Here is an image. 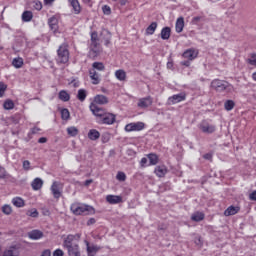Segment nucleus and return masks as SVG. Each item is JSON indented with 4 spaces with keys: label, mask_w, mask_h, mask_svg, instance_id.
Returning <instances> with one entry per match:
<instances>
[{
    "label": "nucleus",
    "mask_w": 256,
    "mask_h": 256,
    "mask_svg": "<svg viewBox=\"0 0 256 256\" xmlns=\"http://www.w3.org/2000/svg\"><path fill=\"white\" fill-rule=\"evenodd\" d=\"M74 215H95V208L87 204L74 203L70 206Z\"/></svg>",
    "instance_id": "obj_1"
},
{
    "label": "nucleus",
    "mask_w": 256,
    "mask_h": 256,
    "mask_svg": "<svg viewBox=\"0 0 256 256\" xmlns=\"http://www.w3.org/2000/svg\"><path fill=\"white\" fill-rule=\"evenodd\" d=\"M69 46L67 44H62L57 50L56 62L58 65H65L69 63Z\"/></svg>",
    "instance_id": "obj_2"
},
{
    "label": "nucleus",
    "mask_w": 256,
    "mask_h": 256,
    "mask_svg": "<svg viewBox=\"0 0 256 256\" xmlns=\"http://www.w3.org/2000/svg\"><path fill=\"white\" fill-rule=\"evenodd\" d=\"M211 87L212 89H215V91H218L220 93L223 91H227L228 93H230V91H233V86L229 84V82L220 79L213 80L211 82Z\"/></svg>",
    "instance_id": "obj_3"
},
{
    "label": "nucleus",
    "mask_w": 256,
    "mask_h": 256,
    "mask_svg": "<svg viewBox=\"0 0 256 256\" xmlns=\"http://www.w3.org/2000/svg\"><path fill=\"white\" fill-rule=\"evenodd\" d=\"M198 129H200V131H202V133L211 135V133H215L217 127L214 124H212L209 120H202L198 124Z\"/></svg>",
    "instance_id": "obj_4"
},
{
    "label": "nucleus",
    "mask_w": 256,
    "mask_h": 256,
    "mask_svg": "<svg viewBox=\"0 0 256 256\" xmlns=\"http://www.w3.org/2000/svg\"><path fill=\"white\" fill-rule=\"evenodd\" d=\"M145 129V123L143 122H132L125 126V131L131 133L133 131H143Z\"/></svg>",
    "instance_id": "obj_5"
},
{
    "label": "nucleus",
    "mask_w": 256,
    "mask_h": 256,
    "mask_svg": "<svg viewBox=\"0 0 256 256\" xmlns=\"http://www.w3.org/2000/svg\"><path fill=\"white\" fill-rule=\"evenodd\" d=\"M117 121V116L113 113L106 112L104 117L100 118V123L102 125H113Z\"/></svg>",
    "instance_id": "obj_6"
},
{
    "label": "nucleus",
    "mask_w": 256,
    "mask_h": 256,
    "mask_svg": "<svg viewBox=\"0 0 256 256\" xmlns=\"http://www.w3.org/2000/svg\"><path fill=\"white\" fill-rule=\"evenodd\" d=\"M99 53H101V44H99V41L91 42L89 56L95 59V57H98Z\"/></svg>",
    "instance_id": "obj_7"
},
{
    "label": "nucleus",
    "mask_w": 256,
    "mask_h": 256,
    "mask_svg": "<svg viewBox=\"0 0 256 256\" xmlns=\"http://www.w3.org/2000/svg\"><path fill=\"white\" fill-rule=\"evenodd\" d=\"M151 105H153V97L151 96L140 98L137 103V106L140 109H147L148 107H151Z\"/></svg>",
    "instance_id": "obj_8"
},
{
    "label": "nucleus",
    "mask_w": 256,
    "mask_h": 256,
    "mask_svg": "<svg viewBox=\"0 0 256 256\" xmlns=\"http://www.w3.org/2000/svg\"><path fill=\"white\" fill-rule=\"evenodd\" d=\"M90 111H92L93 115H95V117H100L103 118L104 115L107 113V111H105V109L97 106L96 104H90Z\"/></svg>",
    "instance_id": "obj_9"
},
{
    "label": "nucleus",
    "mask_w": 256,
    "mask_h": 256,
    "mask_svg": "<svg viewBox=\"0 0 256 256\" xmlns=\"http://www.w3.org/2000/svg\"><path fill=\"white\" fill-rule=\"evenodd\" d=\"M199 55V52H197L195 49L190 48L187 49L183 54L182 57L184 59H187L188 61H193L195 59H197V56Z\"/></svg>",
    "instance_id": "obj_10"
},
{
    "label": "nucleus",
    "mask_w": 256,
    "mask_h": 256,
    "mask_svg": "<svg viewBox=\"0 0 256 256\" xmlns=\"http://www.w3.org/2000/svg\"><path fill=\"white\" fill-rule=\"evenodd\" d=\"M185 93L175 94L168 98V101L171 105H176V103H181V101H185L186 99Z\"/></svg>",
    "instance_id": "obj_11"
},
{
    "label": "nucleus",
    "mask_w": 256,
    "mask_h": 256,
    "mask_svg": "<svg viewBox=\"0 0 256 256\" xmlns=\"http://www.w3.org/2000/svg\"><path fill=\"white\" fill-rule=\"evenodd\" d=\"M51 193L54 197V199H60L61 198V188H59V182L55 181L52 183L50 187Z\"/></svg>",
    "instance_id": "obj_12"
},
{
    "label": "nucleus",
    "mask_w": 256,
    "mask_h": 256,
    "mask_svg": "<svg viewBox=\"0 0 256 256\" xmlns=\"http://www.w3.org/2000/svg\"><path fill=\"white\" fill-rule=\"evenodd\" d=\"M48 25L53 33H57V31H59V20L57 19V17L52 16L51 18H49Z\"/></svg>",
    "instance_id": "obj_13"
},
{
    "label": "nucleus",
    "mask_w": 256,
    "mask_h": 256,
    "mask_svg": "<svg viewBox=\"0 0 256 256\" xmlns=\"http://www.w3.org/2000/svg\"><path fill=\"white\" fill-rule=\"evenodd\" d=\"M107 203H110V205H117L119 203H123V197L116 196V195H108L106 196Z\"/></svg>",
    "instance_id": "obj_14"
},
{
    "label": "nucleus",
    "mask_w": 256,
    "mask_h": 256,
    "mask_svg": "<svg viewBox=\"0 0 256 256\" xmlns=\"http://www.w3.org/2000/svg\"><path fill=\"white\" fill-rule=\"evenodd\" d=\"M43 232L41 230H32L28 232L29 239L33 241H38V239H43Z\"/></svg>",
    "instance_id": "obj_15"
},
{
    "label": "nucleus",
    "mask_w": 256,
    "mask_h": 256,
    "mask_svg": "<svg viewBox=\"0 0 256 256\" xmlns=\"http://www.w3.org/2000/svg\"><path fill=\"white\" fill-rule=\"evenodd\" d=\"M90 79L92 80V85H99L101 83V78L99 77V73L92 69L89 71Z\"/></svg>",
    "instance_id": "obj_16"
},
{
    "label": "nucleus",
    "mask_w": 256,
    "mask_h": 256,
    "mask_svg": "<svg viewBox=\"0 0 256 256\" xmlns=\"http://www.w3.org/2000/svg\"><path fill=\"white\" fill-rule=\"evenodd\" d=\"M69 256H81V252H79V244H75L73 246L66 247Z\"/></svg>",
    "instance_id": "obj_17"
},
{
    "label": "nucleus",
    "mask_w": 256,
    "mask_h": 256,
    "mask_svg": "<svg viewBox=\"0 0 256 256\" xmlns=\"http://www.w3.org/2000/svg\"><path fill=\"white\" fill-rule=\"evenodd\" d=\"M86 249H87V254L89 256H95V254H97V252L99 251V249H101V247L97 245H89V242H86Z\"/></svg>",
    "instance_id": "obj_18"
},
{
    "label": "nucleus",
    "mask_w": 256,
    "mask_h": 256,
    "mask_svg": "<svg viewBox=\"0 0 256 256\" xmlns=\"http://www.w3.org/2000/svg\"><path fill=\"white\" fill-rule=\"evenodd\" d=\"M184 28H185V19L183 17H179L176 20V24H175L176 33H182Z\"/></svg>",
    "instance_id": "obj_19"
},
{
    "label": "nucleus",
    "mask_w": 256,
    "mask_h": 256,
    "mask_svg": "<svg viewBox=\"0 0 256 256\" xmlns=\"http://www.w3.org/2000/svg\"><path fill=\"white\" fill-rule=\"evenodd\" d=\"M68 3H70L75 15H79V13H81V5L79 4V0H68Z\"/></svg>",
    "instance_id": "obj_20"
},
{
    "label": "nucleus",
    "mask_w": 256,
    "mask_h": 256,
    "mask_svg": "<svg viewBox=\"0 0 256 256\" xmlns=\"http://www.w3.org/2000/svg\"><path fill=\"white\" fill-rule=\"evenodd\" d=\"M94 103L97 105H107V103H109V99L105 95H96L94 97Z\"/></svg>",
    "instance_id": "obj_21"
},
{
    "label": "nucleus",
    "mask_w": 256,
    "mask_h": 256,
    "mask_svg": "<svg viewBox=\"0 0 256 256\" xmlns=\"http://www.w3.org/2000/svg\"><path fill=\"white\" fill-rule=\"evenodd\" d=\"M31 187L33 191H39L43 187V180L41 178H35L31 183Z\"/></svg>",
    "instance_id": "obj_22"
},
{
    "label": "nucleus",
    "mask_w": 256,
    "mask_h": 256,
    "mask_svg": "<svg viewBox=\"0 0 256 256\" xmlns=\"http://www.w3.org/2000/svg\"><path fill=\"white\" fill-rule=\"evenodd\" d=\"M160 35L163 41H167L171 37V28L168 26L162 28Z\"/></svg>",
    "instance_id": "obj_23"
},
{
    "label": "nucleus",
    "mask_w": 256,
    "mask_h": 256,
    "mask_svg": "<svg viewBox=\"0 0 256 256\" xmlns=\"http://www.w3.org/2000/svg\"><path fill=\"white\" fill-rule=\"evenodd\" d=\"M99 137H101V133H99V131H97L96 129L89 130L88 138L90 139V141H97Z\"/></svg>",
    "instance_id": "obj_24"
},
{
    "label": "nucleus",
    "mask_w": 256,
    "mask_h": 256,
    "mask_svg": "<svg viewBox=\"0 0 256 256\" xmlns=\"http://www.w3.org/2000/svg\"><path fill=\"white\" fill-rule=\"evenodd\" d=\"M154 173L157 175V177H163L164 175H167V167L157 166L154 170Z\"/></svg>",
    "instance_id": "obj_25"
},
{
    "label": "nucleus",
    "mask_w": 256,
    "mask_h": 256,
    "mask_svg": "<svg viewBox=\"0 0 256 256\" xmlns=\"http://www.w3.org/2000/svg\"><path fill=\"white\" fill-rule=\"evenodd\" d=\"M73 241H75V236L74 235H68L66 237V239L64 240V247L67 248V247H72L73 245H77V243H73Z\"/></svg>",
    "instance_id": "obj_26"
},
{
    "label": "nucleus",
    "mask_w": 256,
    "mask_h": 256,
    "mask_svg": "<svg viewBox=\"0 0 256 256\" xmlns=\"http://www.w3.org/2000/svg\"><path fill=\"white\" fill-rule=\"evenodd\" d=\"M115 77L118 81H125L127 79V73L123 69L116 70Z\"/></svg>",
    "instance_id": "obj_27"
},
{
    "label": "nucleus",
    "mask_w": 256,
    "mask_h": 256,
    "mask_svg": "<svg viewBox=\"0 0 256 256\" xmlns=\"http://www.w3.org/2000/svg\"><path fill=\"white\" fill-rule=\"evenodd\" d=\"M239 209L235 206H230L224 211L225 217H231V215H237Z\"/></svg>",
    "instance_id": "obj_28"
},
{
    "label": "nucleus",
    "mask_w": 256,
    "mask_h": 256,
    "mask_svg": "<svg viewBox=\"0 0 256 256\" xmlns=\"http://www.w3.org/2000/svg\"><path fill=\"white\" fill-rule=\"evenodd\" d=\"M192 221L199 223V221H203L205 219V214L203 212H195L191 216Z\"/></svg>",
    "instance_id": "obj_29"
},
{
    "label": "nucleus",
    "mask_w": 256,
    "mask_h": 256,
    "mask_svg": "<svg viewBox=\"0 0 256 256\" xmlns=\"http://www.w3.org/2000/svg\"><path fill=\"white\" fill-rule=\"evenodd\" d=\"M12 204L14 205V207H25V201L21 198V197H15L12 199Z\"/></svg>",
    "instance_id": "obj_30"
},
{
    "label": "nucleus",
    "mask_w": 256,
    "mask_h": 256,
    "mask_svg": "<svg viewBox=\"0 0 256 256\" xmlns=\"http://www.w3.org/2000/svg\"><path fill=\"white\" fill-rule=\"evenodd\" d=\"M147 157L149 159V165H157L159 163V156L157 154L150 153Z\"/></svg>",
    "instance_id": "obj_31"
},
{
    "label": "nucleus",
    "mask_w": 256,
    "mask_h": 256,
    "mask_svg": "<svg viewBox=\"0 0 256 256\" xmlns=\"http://www.w3.org/2000/svg\"><path fill=\"white\" fill-rule=\"evenodd\" d=\"M32 19H33V12L24 11L22 13V21H24V23H29V21H31Z\"/></svg>",
    "instance_id": "obj_32"
},
{
    "label": "nucleus",
    "mask_w": 256,
    "mask_h": 256,
    "mask_svg": "<svg viewBox=\"0 0 256 256\" xmlns=\"http://www.w3.org/2000/svg\"><path fill=\"white\" fill-rule=\"evenodd\" d=\"M23 64H24L23 58L21 57L14 58L12 60V65L13 67H15V69H21V67H23Z\"/></svg>",
    "instance_id": "obj_33"
},
{
    "label": "nucleus",
    "mask_w": 256,
    "mask_h": 256,
    "mask_svg": "<svg viewBox=\"0 0 256 256\" xmlns=\"http://www.w3.org/2000/svg\"><path fill=\"white\" fill-rule=\"evenodd\" d=\"M157 31V22H152L147 28H146V35H153Z\"/></svg>",
    "instance_id": "obj_34"
},
{
    "label": "nucleus",
    "mask_w": 256,
    "mask_h": 256,
    "mask_svg": "<svg viewBox=\"0 0 256 256\" xmlns=\"http://www.w3.org/2000/svg\"><path fill=\"white\" fill-rule=\"evenodd\" d=\"M59 99H60V101L67 102V101H69V99H71V96L69 95V93H67V91L61 90L59 92Z\"/></svg>",
    "instance_id": "obj_35"
},
{
    "label": "nucleus",
    "mask_w": 256,
    "mask_h": 256,
    "mask_svg": "<svg viewBox=\"0 0 256 256\" xmlns=\"http://www.w3.org/2000/svg\"><path fill=\"white\" fill-rule=\"evenodd\" d=\"M77 99L81 102L85 101L87 99V90L85 89H79L77 94Z\"/></svg>",
    "instance_id": "obj_36"
},
{
    "label": "nucleus",
    "mask_w": 256,
    "mask_h": 256,
    "mask_svg": "<svg viewBox=\"0 0 256 256\" xmlns=\"http://www.w3.org/2000/svg\"><path fill=\"white\" fill-rule=\"evenodd\" d=\"M67 133L70 137H77L79 135V129L77 127L71 126L67 128Z\"/></svg>",
    "instance_id": "obj_37"
},
{
    "label": "nucleus",
    "mask_w": 256,
    "mask_h": 256,
    "mask_svg": "<svg viewBox=\"0 0 256 256\" xmlns=\"http://www.w3.org/2000/svg\"><path fill=\"white\" fill-rule=\"evenodd\" d=\"M70 117H71V114L69 113V109L63 108L61 110V118L63 119V121L69 120Z\"/></svg>",
    "instance_id": "obj_38"
},
{
    "label": "nucleus",
    "mask_w": 256,
    "mask_h": 256,
    "mask_svg": "<svg viewBox=\"0 0 256 256\" xmlns=\"http://www.w3.org/2000/svg\"><path fill=\"white\" fill-rule=\"evenodd\" d=\"M92 67H93L94 71H95V69L97 71H105V65L102 62H94L92 64Z\"/></svg>",
    "instance_id": "obj_39"
},
{
    "label": "nucleus",
    "mask_w": 256,
    "mask_h": 256,
    "mask_svg": "<svg viewBox=\"0 0 256 256\" xmlns=\"http://www.w3.org/2000/svg\"><path fill=\"white\" fill-rule=\"evenodd\" d=\"M224 107L226 111H233V108L235 107V102L233 100H227L224 103Z\"/></svg>",
    "instance_id": "obj_40"
},
{
    "label": "nucleus",
    "mask_w": 256,
    "mask_h": 256,
    "mask_svg": "<svg viewBox=\"0 0 256 256\" xmlns=\"http://www.w3.org/2000/svg\"><path fill=\"white\" fill-rule=\"evenodd\" d=\"M3 107L6 109V111H10V109L15 107V103H13V100H6L3 104Z\"/></svg>",
    "instance_id": "obj_41"
},
{
    "label": "nucleus",
    "mask_w": 256,
    "mask_h": 256,
    "mask_svg": "<svg viewBox=\"0 0 256 256\" xmlns=\"http://www.w3.org/2000/svg\"><path fill=\"white\" fill-rule=\"evenodd\" d=\"M2 213H4V215H11V213H13V208L11 205L5 204L2 206Z\"/></svg>",
    "instance_id": "obj_42"
},
{
    "label": "nucleus",
    "mask_w": 256,
    "mask_h": 256,
    "mask_svg": "<svg viewBox=\"0 0 256 256\" xmlns=\"http://www.w3.org/2000/svg\"><path fill=\"white\" fill-rule=\"evenodd\" d=\"M26 215H27L28 217L37 218V217H39V211H37V209L33 208V209H31V210H28V211L26 212Z\"/></svg>",
    "instance_id": "obj_43"
},
{
    "label": "nucleus",
    "mask_w": 256,
    "mask_h": 256,
    "mask_svg": "<svg viewBox=\"0 0 256 256\" xmlns=\"http://www.w3.org/2000/svg\"><path fill=\"white\" fill-rule=\"evenodd\" d=\"M102 35H106L105 45H109L111 43V32L109 30H103Z\"/></svg>",
    "instance_id": "obj_44"
},
{
    "label": "nucleus",
    "mask_w": 256,
    "mask_h": 256,
    "mask_svg": "<svg viewBox=\"0 0 256 256\" xmlns=\"http://www.w3.org/2000/svg\"><path fill=\"white\" fill-rule=\"evenodd\" d=\"M247 63L249 65H252L253 67H256V54H251L250 58L247 60Z\"/></svg>",
    "instance_id": "obj_45"
},
{
    "label": "nucleus",
    "mask_w": 256,
    "mask_h": 256,
    "mask_svg": "<svg viewBox=\"0 0 256 256\" xmlns=\"http://www.w3.org/2000/svg\"><path fill=\"white\" fill-rule=\"evenodd\" d=\"M116 179L117 181H126L127 175L125 174V172H118L116 175Z\"/></svg>",
    "instance_id": "obj_46"
},
{
    "label": "nucleus",
    "mask_w": 256,
    "mask_h": 256,
    "mask_svg": "<svg viewBox=\"0 0 256 256\" xmlns=\"http://www.w3.org/2000/svg\"><path fill=\"white\" fill-rule=\"evenodd\" d=\"M2 256H17V252H15V249H8L4 251Z\"/></svg>",
    "instance_id": "obj_47"
},
{
    "label": "nucleus",
    "mask_w": 256,
    "mask_h": 256,
    "mask_svg": "<svg viewBox=\"0 0 256 256\" xmlns=\"http://www.w3.org/2000/svg\"><path fill=\"white\" fill-rule=\"evenodd\" d=\"M5 91H7V85L3 82H0V97L5 95Z\"/></svg>",
    "instance_id": "obj_48"
},
{
    "label": "nucleus",
    "mask_w": 256,
    "mask_h": 256,
    "mask_svg": "<svg viewBox=\"0 0 256 256\" xmlns=\"http://www.w3.org/2000/svg\"><path fill=\"white\" fill-rule=\"evenodd\" d=\"M33 3H34V9H36V11H41V9H43V4L41 3V1L36 0Z\"/></svg>",
    "instance_id": "obj_49"
},
{
    "label": "nucleus",
    "mask_w": 256,
    "mask_h": 256,
    "mask_svg": "<svg viewBox=\"0 0 256 256\" xmlns=\"http://www.w3.org/2000/svg\"><path fill=\"white\" fill-rule=\"evenodd\" d=\"M203 17L202 16H195L191 20L192 25H199V21H202Z\"/></svg>",
    "instance_id": "obj_50"
},
{
    "label": "nucleus",
    "mask_w": 256,
    "mask_h": 256,
    "mask_svg": "<svg viewBox=\"0 0 256 256\" xmlns=\"http://www.w3.org/2000/svg\"><path fill=\"white\" fill-rule=\"evenodd\" d=\"M102 11L104 15H111V7H109L108 5L103 6Z\"/></svg>",
    "instance_id": "obj_51"
},
{
    "label": "nucleus",
    "mask_w": 256,
    "mask_h": 256,
    "mask_svg": "<svg viewBox=\"0 0 256 256\" xmlns=\"http://www.w3.org/2000/svg\"><path fill=\"white\" fill-rule=\"evenodd\" d=\"M23 169H24L25 171H29V169H31V162H29V160H25V161L23 162Z\"/></svg>",
    "instance_id": "obj_52"
},
{
    "label": "nucleus",
    "mask_w": 256,
    "mask_h": 256,
    "mask_svg": "<svg viewBox=\"0 0 256 256\" xmlns=\"http://www.w3.org/2000/svg\"><path fill=\"white\" fill-rule=\"evenodd\" d=\"M97 41H99V36H98L97 32H92L91 33V43L97 42Z\"/></svg>",
    "instance_id": "obj_53"
},
{
    "label": "nucleus",
    "mask_w": 256,
    "mask_h": 256,
    "mask_svg": "<svg viewBox=\"0 0 256 256\" xmlns=\"http://www.w3.org/2000/svg\"><path fill=\"white\" fill-rule=\"evenodd\" d=\"M65 255V253L63 252V250L61 249H56L54 252H53V256H63Z\"/></svg>",
    "instance_id": "obj_54"
},
{
    "label": "nucleus",
    "mask_w": 256,
    "mask_h": 256,
    "mask_svg": "<svg viewBox=\"0 0 256 256\" xmlns=\"http://www.w3.org/2000/svg\"><path fill=\"white\" fill-rule=\"evenodd\" d=\"M203 159H206L207 161L213 160V154L212 153H206L203 155Z\"/></svg>",
    "instance_id": "obj_55"
},
{
    "label": "nucleus",
    "mask_w": 256,
    "mask_h": 256,
    "mask_svg": "<svg viewBox=\"0 0 256 256\" xmlns=\"http://www.w3.org/2000/svg\"><path fill=\"white\" fill-rule=\"evenodd\" d=\"M5 176H6L5 168L0 167V179H5Z\"/></svg>",
    "instance_id": "obj_56"
},
{
    "label": "nucleus",
    "mask_w": 256,
    "mask_h": 256,
    "mask_svg": "<svg viewBox=\"0 0 256 256\" xmlns=\"http://www.w3.org/2000/svg\"><path fill=\"white\" fill-rule=\"evenodd\" d=\"M250 201H256V190L249 194Z\"/></svg>",
    "instance_id": "obj_57"
},
{
    "label": "nucleus",
    "mask_w": 256,
    "mask_h": 256,
    "mask_svg": "<svg viewBox=\"0 0 256 256\" xmlns=\"http://www.w3.org/2000/svg\"><path fill=\"white\" fill-rule=\"evenodd\" d=\"M180 65H184V67H190L191 60L182 61V62H180Z\"/></svg>",
    "instance_id": "obj_58"
},
{
    "label": "nucleus",
    "mask_w": 256,
    "mask_h": 256,
    "mask_svg": "<svg viewBox=\"0 0 256 256\" xmlns=\"http://www.w3.org/2000/svg\"><path fill=\"white\" fill-rule=\"evenodd\" d=\"M40 256H51V250L49 249L44 250Z\"/></svg>",
    "instance_id": "obj_59"
},
{
    "label": "nucleus",
    "mask_w": 256,
    "mask_h": 256,
    "mask_svg": "<svg viewBox=\"0 0 256 256\" xmlns=\"http://www.w3.org/2000/svg\"><path fill=\"white\" fill-rule=\"evenodd\" d=\"M140 165L141 167H146L147 166V158H142L141 161H140Z\"/></svg>",
    "instance_id": "obj_60"
},
{
    "label": "nucleus",
    "mask_w": 256,
    "mask_h": 256,
    "mask_svg": "<svg viewBox=\"0 0 256 256\" xmlns=\"http://www.w3.org/2000/svg\"><path fill=\"white\" fill-rule=\"evenodd\" d=\"M95 223H96L95 218H90V219L87 221V225H88V226H89V225H95Z\"/></svg>",
    "instance_id": "obj_61"
},
{
    "label": "nucleus",
    "mask_w": 256,
    "mask_h": 256,
    "mask_svg": "<svg viewBox=\"0 0 256 256\" xmlns=\"http://www.w3.org/2000/svg\"><path fill=\"white\" fill-rule=\"evenodd\" d=\"M38 143H47V138H45V137L39 138Z\"/></svg>",
    "instance_id": "obj_62"
},
{
    "label": "nucleus",
    "mask_w": 256,
    "mask_h": 256,
    "mask_svg": "<svg viewBox=\"0 0 256 256\" xmlns=\"http://www.w3.org/2000/svg\"><path fill=\"white\" fill-rule=\"evenodd\" d=\"M167 69H173V61L167 62Z\"/></svg>",
    "instance_id": "obj_63"
},
{
    "label": "nucleus",
    "mask_w": 256,
    "mask_h": 256,
    "mask_svg": "<svg viewBox=\"0 0 256 256\" xmlns=\"http://www.w3.org/2000/svg\"><path fill=\"white\" fill-rule=\"evenodd\" d=\"M38 131H41V128H38V127L32 128V133H33L34 135L37 134Z\"/></svg>",
    "instance_id": "obj_64"
}]
</instances>
